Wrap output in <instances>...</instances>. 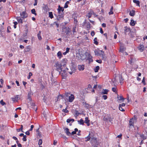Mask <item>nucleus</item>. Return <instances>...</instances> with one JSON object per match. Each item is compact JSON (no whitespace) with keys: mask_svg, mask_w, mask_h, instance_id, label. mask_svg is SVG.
<instances>
[{"mask_svg":"<svg viewBox=\"0 0 147 147\" xmlns=\"http://www.w3.org/2000/svg\"><path fill=\"white\" fill-rule=\"evenodd\" d=\"M62 31L63 33H66L67 36L66 37V38L70 36L71 34V30L69 27L67 28L65 27H62Z\"/></svg>","mask_w":147,"mask_h":147,"instance_id":"f257e3e1","label":"nucleus"},{"mask_svg":"<svg viewBox=\"0 0 147 147\" xmlns=\"http://www.w3.org/2000/svg\"><path fill=\"white\" fill-rule=\"evenodd\" d=\"M114 118L112 117L109 115H105L104 117L103 120L104 121L107 122H109L112 123Z\"/></svg>","mask_w":147,"mask_h":147,"instance_id":"f03ea898","label":"nucleus"},{"mask_svg":"<svg viewBox=\"0 0 147 147\" xmlns=\"http://www.w3.org/2000/svg\"><path fill=\"white\" fill-rule=\"evenodd\" d=\"M137 117L135 116H134V117L132 118L129 121V128H134V123L136 121Z\"/></svg>","mask_w":147,"mask_h":147,"instance_id":"7ed1b4c3","label":"nucleus"},{"mask_svg":"<svg viewBox=\"0 0 147 147\" xmlns=\"http://www.w3.org/2000/svg\"><path fill=\"white\" fill-rule=\"evenodd\" d=\"M56 67V69L57 70L60 72V71L63 68L62 67V64L58 62H57L55 63V65H54Z\"/></svg>","mask_w":147,"mask_h":147,"instance_id":"20e7f679","label":"nucleus"},{"mask_svg":"<svg viewBox=\"0 0 147 147\" xmlns=\"http://www.w3.org/2000/svg\"><path fill=\"white\" fill-rule=\"evenodd\" d=\"M68 70V69L67 68H66V69L63 70L62 68L60 71V72H59V73L62 76L65 77L67 76V70Z\"/></svg>","mask_w":147,"mask_h":147,"instance_id":"39448f33","label":"nucleus"},{"mask_svg":"<svg viewBox=\"0 0 147 147\" xmlns=\"http://www.w3.org/2000/svg\"><path fill=\"white\" fill-rule=\"evenodd\" d=\"M94 135V134L91 132H89V135L86 137V141H89L90 138H92L91 137H93V136Z\"/></svg>","mask_w":147,"mask_h":147,"instance_id":"423d86ee","label":"nucleus"},{"mask_svg":"<svg viewBox=\"0 0 147 147\" xmlns=\"http://www.w3.org/2000/svg\"><path fill=\"white\" fill-rule=\"evenodd\" d=\"M20 15L23 18H26L28 17V15L25 11H23L20 13Z\"/></svg>","mask_w":147,"mask_h":147,"instance_id":"0eeeda50","label":"nucleus"},{"mask_svg":"<svg viewBox=\"0 0 147 147\" xmlns=\"http://www.w3.org/2000/svg\"><path fill=\"white\" fill-rule=\"evenodd\" d=\"M138 48L141 52H142L144 50V46L143 45L140 44Z\"/></svg>","mask_w":147,"mask_h":147,"instance_id":"6e6552de","label":"nucleus"},{"mask_svg":"<svg viewBox=\"0 0 147 147\" xmlns=\"http://www.w3.org/2000/svg\"><path fill=\"white\" fill-rule=\"evenodd\" d=\"M100 52L101 53L100 54V55L99 56H100L102 58V59H104V60H106V57L105 56L104 52L102 51H101Z\"/></svg>","mask_w":147,"mask_h":147,"instance_id":"1a4fd4ad","label":"nucleus"},{"mask_svg":"<svg viewBox=\"0 0 147 147\" xmlns=\"http://www.w3.org/2000/svg\"><path fill=\"white\" fill-rule=\"evenodd\" d=\"M74 99V96L72 94H71L70 96L69 97V101L70 102H72Z\"/></svg>","mask_w":147,"mask_h":147,"instance_id":"9d476101","label":"nucleus"},{"mask_svg":"<svg viewBox=\"0 0 147 147\" xmlns=\"http://www.w3.org/2000/svg\"><path fill=\"white\" fill-rule=\"evenodd\" d=\"M36 134L38 136V138H40L42 137L41 132L39 131V129H37L36 130Z\"/></svg>","mask_w":147,"mask_h":147,"instance_id":"9b49d317","label":"nucleus"},{"mask_svg":"<svg viewBox=\"0 0 147 147\" xmlns=\"http://www.w3.org/2000/svg\"><path fill=\"white\" fill-rule=\"evenodd\" d=\"M67 61L66 59L65 58L63 59L61 61V64L64 67L65 66L66 63Z\"/></svg>","mask_w":147,"mask_h":147,"instance_id":"f8f14e48","label":"nucleus"},{"mask_svg":"<svg viewBox=\"0 0 147 147\" xmlns=\"http://www.w3.org/2000/svg\"><path fill=\"white\" fill-rule=\"evenodd\" d=\"M70 94L69 93H65L64 95H60L59 96L60 97H61L62 98H64L67 97Z\"/></svg>","mask_w":147,"mask_h":147,"instance_id":"ddd939ff","label":"nucleus"},{"mask_svg":"<svg viewBox=\"0 0 147 147\" xmlns=\"http://www.w3.org/2000/svg\"><path fill=\"white\" fill-rule=\"evenodd\" d=\"M92 56L90 54H89L88 55V57L87 59V60L89 61V63L93 61V60L92 59Z\"/></svg>","mask_w":147,"mask_h":147,"instance_id":"4468645a","label":"nucleus"},{"mask_svg":"<svg viewBox=\"0 0 147 147\" xmlns=\"http://www.w3.org/2000/svg\"><path fill=\"white\" fill-rule=\"evenodd\" d=\"M31 49V46L30 45L27 46L24 49V52L29 51Z\"/></svg>","mask_w":147,"mask_h":147,"instance_id":"2eb2a0df","label":"nucleus"},{"mask_svg":"<svg viewBox=\"0 0 147 147\" xmlns=\"http://www.w3.org/2000/svg\"><path fill=\"white\" fill-rule=\"evenodd\" d=\"M64 10V9L63 7H61L59 5L58 8V13H60L61 11L63 12Z\"/></svg>","mask_w":147,"mask_h":147,"instance_id":"dca6fc26","label":"nucleus"},{"mask_svg":"<svg viewBox=\"0 0 147 147\" xmlns=\"http://www.w3.org/2000/svg\"><path fill=\"white\" fill-rule=\"evenodd\" d=\"M18 95H17L16 96H15L14 98H12L11 99L12 101L13 102H15L16 101V102L18 101Z\"/></svg>","mask_w":147,"mask_h":147,"instance_id":"f3484780","label":"nucleus"},{"mask_svg":"<svg viewBox=\"0 0 147 147\" xmlns=\"http://www.w3.org/2000/svg\"><path fill=\"white\" fill-rule=\"evenodd\" d=\"M69 129H64V132L68 136L71 135V133L69 132Z\"/></svg>","mask_w":147,"mask_h":147,"instance_id":"a211bd4d","label":"nucleus"},{"mask_svg":"<svg viewBox=\"0 0 147 147\" xmlns=\"http://www.w3.org/2000/svg\"><path fill=\"white\" fill-rule=\"evenodd\" d=\"M125 29L124 30V32L125 34H126V33L127 32H129L130 31V29L128 28L127 27L125 26L124 27Z\"/></svg>","mask_w":147,"mask_h":147,"instance_id":"6ab92c4d","label":"nucleus"},{"mask_svg":"<svg viewBox=\"0 0 147 147\" xmlns=\"http://www.w3.org/2000/svg\"><path fill=\"white\" fill-rule=\"evenodd\" d=\"M129 15L131 16H134L135 15V11L132 10L131 11L129 12Z\"/></svg>","mask_w":147,"mask_h":147,"instance_id":"aec40b11","label":"nucleus"},{"mask_svg":"<svg viewBox=\"0 0 147 147\" xmlns=\"http://www.w3.org/2000/svg\"><path fill=\"white\" fill-rule=\"evenodd\" d=\"M31 94L30 92H29L28 93L27 98L28 101H30L32 100V99L31 97Z\"/></svg>","mask_w":147,"mask_h":147,"instance_id":"412c9836","label":"nucleus"},{"mask_svg":"<svg viewBox=\"0 0 147 147\" xmlns=\"http://www.w3.org/2000/svg\"><path fill=\"white\" fill-rule=\"evenodd\" d=\"M108 91L109 90H108L103 89L101 92V94H107Z\"/></svg>","mask_w":147,"mask_h":147,"instance_id":"4be33fe9","label":"nucleus"},{"mask_svg":"<svg viewBox=\"0 0 147 147\" xmlns=\"http://www.w3.org/2000/svg\"><path fill=\"white\" fill-rule=\"evenodd\" d=\"M78 68L79 70H83L84 69V66L81 65H79L78 66Z\"/></svg>","mask_w":147,"mask_h":147,"instance_id":"5701e85b","label":"nucleus"},{"mask_svg":"<svg viewBox=\"0 0 147 147\" xmlns=\"http://www.w3.org/2000/svg\"><path fill=\"white\" fill-rule=\"evenodd\" d=\"M100 51H98L96 50H95L94 52L95 55L97 56H99V55H100V54L101 53Z\"/></svg>","mask_w":147,"mask_h":147,"instance_id":"b1692460","label":"nucleus"},{"mask_svg":"<svg viewBox=\"0 0 147 147\" xmlns=\"http://www.w3.org/2000/svg\"><path fill=\"white\" fill-rule=\"evenodd\" d=\"M85 120L84 121V123H87V125L88 126L89 125V122L90 121L88 119V118L87 117H86L85 118Z\"/></svg>","mask_w":147,"mask_h":147,"instance_id":"393cba45","label":"nucleus"},{"mask_svg":"<svg viewBox=\"0 0 147 147\" xmlns=\"http://www.w3.org/2000/svg\"><path fill=\"white\" fill-rule=\"evenodd\" d=\"M133 1L134 3L136 4L137 6H140V2L139 1L136 0H133Z\"/></svg>","mask_w":147,"mask_h":147,"instance_id":"a878e982","label":"nucleus"},{"mask_svg":"<svg viewBox=\"0 0 147 147\" xmlns=\"http://www.w3.org/2000/svg\"><path fill=\"white\" fill-rule=\"evenodd\" d=\"M41 34V32L40 31H39L38 33L37 34L38 37V39L40 40H41L42 39V37L40 36V34Z\"/></svg>","mask_w":147,"mask_h":147,"instance_id":"bb28decb","label":"nucleus"},{"mask_svg":"<svg viewBox=\"0 0 147 147\" xmlns=\"http://www.w3.org/2000/svg\"><path fill=\"white\" fill-rule=\"evenodd\" d=\"M130 24V25L132 26H134L135 25V22L132 19L131 20Z\"/></svg>","mask_w":147,"mask_h":147,"instance_id":"cd10ccee","label":"nucleus"},{"mask_svg":"<svg viewBox=\"0 0 147 147\" xmlns=\"http://www.w3.org/2000/svg\"><path fill=\"white\" fill-rule=\"evenodd\" d=\"M71 71H69V73L70 74H72L73 73H74L75 72V69L74 67H72L71 68Z\"/></svg>","mask_w":147,"mask_h":147,"instance_id":"c85d7f7f","label":"nucleus"},{"mask_svg":"<svg viewBox=\"0 0 147 147\" xmlns=\"http://www.w3.org/2000/svg\"><path fill=\"white\" fill-rule=\"evenodd\" d=\"M48 99V98L47 97L44 96L43 99V101L44 102L46 103L47 102V100Z\"/></svg>","mask_w":147,"mask_h":147,"instance_id":"c756f323","label":"nucleus"},{"mask_svg":"<svg viewBox=\"0 0 147 147\" xmlns=\"http://www.w3.org/2000/svg\"><path fill=\"white\" fill-rule=\"evenodd\" d=\"M78 121L79 123L81 125L83 124L84 123V120L82 119H81L80 120Z\"/></svg>","mask_w":147,"mask_h":147,"instance_id":"7c9ffc66","label":"nucleus"},{"mask_svg":"<svg viewBox=\"0 0 147 147\" xmlns=\"http://www.w3.org/2000/svg\"><path fill=\"white\" fill-rule=\"evenodd\" d=\"M100 69V67L99 66H97L94 69V71L95 72H97L98 70H99Z\"/></svg>","mask_w":147,"mask_h":147,"instance_id":"2f4dec72","label":"nucleus"},{"mask_svg":"<svg viewBox=\"0 0 147 147\" xmlns=\"http://www.w3.org/2000/svg\"><path fill=\"white\" fill-rule=\"evenodd\" d=\"M57 55L58 57H59V58H60L62 56L61 53L60 51H59L57 53Z\"/></svg>","mask_w":147,"mask_h":147,"instance_id":"473e14b6","label":"nucleus"},{"mask_svg":"<svg viewBox=\"0 0 147 147\" xmlns=\"http://www.w3.org/2000/svg\"><path fill=\"white\" fill-rule=\"evenodd\" d=\"M49 17L51 19H52L53 18V16L52 12H49Z\"/></svg>","mask_w":147,"mask_h":147,"instance_id":"72a5a7b5","label":"nucleus"},{"mask_svg":"<svg viewBox=\"0 0 147 147\" xmlns=\"http://www.w3.org/2000/svg\"><path fill=\"white\" fill-rule=\"evenodd\" d=\"M125 51V49L123 47H121L120 48L119 51L121 53H123Z\"/></svg>","mask_w":147,"mask_h":147,"instance_id":"f704fd0d","label":"nucleus"},{"mask_svg":"<svg viewBox=\"0 0 147 147\" xmlns=\"http://www.w3.org/2000/svg\"><path fill=\"white\" fill-rule=\"evenodd\" d=\"M113 7L112 6L110 9V11L109 12V15H111V14H113Z\"/></svg>","mask_w":147,"mask_h":147,"instance_id":"c9c22d12","label":"nucleus"},{"mask_svg":"<svg viewBox=\"0 0 147 147\" xmlns=\"http://www.w3.org/2000/svg\"><path fill=\"white\" fill-rule=\"evenodd\" d=\"M31 13L33 14H34L35 15H36L37 14L36 13L35 10L34 9H33L31 10Z\"/></svg>","mask_w":147,"mask_h":147,"instance_id":"e433bc0d","label":"nucleus"},{"mask_svg":"<svg viewBox=\"0 0 147 147\" xmlns=\"http://www.w3.org/2000/svg\"><path fill=\"white\" fill-rule=\"evenodd\" d=\"M75 131H73L71 133V135H74L75 134H76V132L78 131V129H74Z\"/></svg>","mask_w":147,"mask_h":147,"instance_id":"4c0bfd02","label":"nucleus"},{"mask_svg":"<svg viewBox=\"0 0 147 147\" xmlns=\"http://www.w3.org/2000/svg\"><path fill=\"white\" fill-rule=\"evenodd\" d=\"M74 121V119H67V122L69 123H70L71 121L73 122Z\"/></svg>","mask_w":147,"mask_h":147,"instance_id":"58836bf2","label":"nucleus"},{"mask_svg":"<svg viewBox=\"0 0 147 147\" xmlns=\"http://www.w3.org/2000/svg\"><path fill=\"white\" fill-rule=\"evenodd\" d=\"M80 114V113L78 112V111L76 110H75V116L77 117L79 115V114Z\"/></svg>","mask_w":147,"mask_h":147,"instance_id":"ea45409f","label":"nucleus"},{"mask_svg":"<svg viewBox=\"0 0 147 147\" xmlns=\"http://www.w3.org/2000/svg\"><path fill=\"white\" fill-rule=\"evenodd\" d=\"M93 13V12L92 11H90V12L89 13L88 15L87 16H88L89 18H90L91 17V15L92 14V13Z\"/></svg>","mask_w":147,"mask_h":147,"instance_id":"a19ab883","label":"nucleus"},{"mask_svg":"<svg viewBox=\"0 0 147 147\" xmlns=\"http://www.w3.org/2000/svg\"><path fill=\"white\" fill-rule=\"evenodd\" d=\"M97 38H95L94 41V43L96 45H98V42L97 41Z\"/></svg>","mask_w":147,"mask_h":147,"instance_id":"79ce46f5","label":"nucleus"},{"mask_svg":"<svg viewBox=\"0 0 147 147\" xmlns=\"http://www.w3.org/2000/svg\"><path fill=\"white\" fill-rule=\"evenodd\" d=\"M12 138L15 140H17V141H16L17 144V146H18V140L17 138L15 136H13Z\"/></svg>","mask_w":147,"mask_h":147,"instance_id":"37998d69","label":"nucleus"},{"mask_svg":"<svg viewBox=\"0 0 147 147\" xmlns=\"http://www.w3.org/2000/svg\"><path fill=\"white\" fill-rule=\"evenodd\" d=\"M42 139H40L39 140L38 142V144L39 145H41L42 144Z\"/></svg>","mask_w":147,"mask_h":147,"instance_id":"c03bdc74","label":"nucleus"},{"mask_svg":"<svg viewBox=\"0 0 147 147\" xmlns=\"http://www.w3.org/2000/svg\"><path fill=\"white\" fill-rule=\"evenodd\" d=\"M13 23L14 24V28H16V25L18 24V22H13Z\"/></svg>","mask_w":147,"mask_h":147,"instance_id":"a18cd8bd","label":"nucleus"},{"mask_svg":"<svg viewBox=\"0 0 147 147\" xmlns=\"http://www.w3.org/2000/svg\"><path fill=\"white\" fill-rule=\"evenodd\" d=\"M0 103L2 105H4L5 104V103L3 101V100H2L0 101Z\"/></svg>","mask_w":147,"mask_h":147,"instance_id":"49530a36","label":"nucleus"},{"mask_svg":"<svg viewBox=\"0 0 147 147\" xmlns=\"http://www.w3.org/2000/svg\"><path fill=\"white\" fill-rule=\"evenodd\" d=\"M142 83L144 84V85H145L146 84L145 83V78L144 77V78H143V79L142 81Z\"/></svg>","mask_w":147,"mask_h":147,"instance_id":"de8ad7c7","label":"nucleus"},{"mask_svg":"<svg viewBox=\"0 0 147 147\" xmlns=\"http://www.w3.org/2000/svg\"><path fill=\"white\" fill-rule=\"evenodd\" d=\"M119 80L120 81V82L121 83V81H123V79L122 78V77L121 75H119Z\"/></svg>","mask_w":147,"mask_h":147,"instance_id":"09e8293b","label":"nucleus"},{"mask_svg":"<svg viewBox=\"0 0 147 147\" xmlns=\"http://www.w3.org/2000/svg\"><path fill=\"white\" fill-rule=\"evenodd\" d=\"M141 137L143 138V140H145L146 139V137L144 135L142 134L140 135Z\"/></svg>","mask_w":147,"mask_h":147,"instance_id":"8fccbe9b","label":"nucleus"},{"mask_svg":"<svg viewBox=\"0 0 147 147\" xmlns=\"http://www.w3.org/2000/svg\"><path fill=\"white\" fill-rule=\"evenodd\" d=\"M32 75V73L31 72H30L29 73V76H28V79H30V76H31Z\"/></svg>","mask_w":147,"mask_h":147,"instance_id":"3c124183","label":"nucleus"},{"mask_svg":"<svg viewBox=\"0 0 147 147\" xmlns=\"http://www.w3.org/2000/svg\"><path fill=\"white\" fill-rule=\"evenodd\" d=\"M117 98L118 99L120 100L124 99V98L122 96H120L118 97Z\"/></svg>","mask_w":147,"mask_h":147,"instance_id":"603ef678","label":"nucleus"},{"mask_svg":"<svg viewBox=\"0 0 147 147\" xmlns=\"http://www.w3.org/2000/svg\"><path fill=\"white\" fill-rule=\"evenodd\" d=\"M26 135L24 136L23 138H22V140L24 141H26Z\"/></svg>","mask_w":147,"mask_h":147,"instance_id":"864d4df0","label":"nucleus"},{"mask_svg":"<svg viewBox=\"0 0 147 147\" xmlns=\"http://www.w3.org/2000/svg\"><path fill=\"white\" fill-rule=\"evenodd\" d=\"M10 29H11V28L10 26H8L7 28V32H10L11 31L9 30Z\"/></svg>","mask_w":147,"mask_h":147,"instance_id":"5fc2aeb1","label":"nucleus"},{"mask_svg":"<svg viewBox=\"0 0 147 147\" xmlns=\"http://www.w3.org/2000/svg\"><path fill=\"white\" fill-rule=\"evenodd\" d=\"M119 109L120 110L122 111H125V110L123 109L122 107H121V106H119Z\"/></svg>","mask_w":147,"mask_h":147,"instance_id":"6e6d98bb","label":"nucleus"},{"mask_svg":"<svg viewBox=\"0 0 147 147\" xmlns=\"http://www.w3.org/2000/svg\"><path fill=\"white\" fill-rule=\"evenodd\" d=\"M102 97L104 100H106L107 98V97L106 95H103Z\"/></svg>","mask_w":147,"mask_h":147,"instance_id":"4d7b16f0","label":"nucleus"},{"mask_svg":"<svg viewBox=\"0 0 147 147\" xmlns=\"http://www.w3.org/2000/svg\"><path fill=\"white\" fill-rule=\"evenodd\" d=\"M125 104L123 103L121 104H120L119 105V106H121V107H124L125 106Z\"/></svg>","mask_w":147,"mask_h":147,"instance_id":"13d9d810","label":"nucleus"},{"mask_svg":"<svg viewBox=\"0 0 147 147\" xmlns=\"http://www.w3.org/2000/svg\"><path fill=\"white\" fill-rule=\"evenodd\" d=\"M76 27H74L73 28L72 31H73V32L74 33V32H76Z\"/></svg>","mask_w":147,"mask_h":147,"instance_id":"bf43d9fd","label":"nucleus"},{"mask_svg":"<svg viewBox=\"0 0 147 147\" xmlns=\"http://www.w3.org/2000/svg\"><path fill=\"white\" fill-rule=\"evenodd\" d=\"M96 61L97 62H98V63H101L102 62V61L101 60H100H100H96Z\"/></svg>","mask_w":147,"mask_h":147,"instance_id":"052dcab7","label":"nucleus"},{"mask_svg":"<svg viewBox=\"0 0 147 147\" xmlns=\"http://www.w3.org/2000/svg\"><path fill=\"white\" fill-rule=\"evenodd\" d=\"M22 20L21 18H20L19 19V23H22Z\"/></svg>","mask_w":147,"mask_h":147,"instance_id":"680f3d73","label":"nucleus"},{"mask_svg":"<svg viewBox=\"0 0 147 147\" xmlns=\"http://www.w3.org/2000/svg\"><path fill=\"white\" fill-rule=\"evenodd\" d=\"M63 17V16H59V17H57V20H59L61 18H62Z\"/></svg>","mask_w":147,"mask_h":147,"instance_id":"e2e57ef3","label":"nucleus"},{"mask_svg":"<svg viewBox=\"0 0 147 147\" xmlns=\"http://www.w3.org/2000/svg\"><path fill=\"white\" fill-rule=\"evenodd\" d=\"M91 35L92 36H93L95 34L94 32L93 31H92V32H91Z\"/></svg>","mask_w":147,"mask_h":147,"instance_id":"0e129e2a","label":"nucleus"},{"mask_svg":"<svg viewBox=\"0 0 147 147\" xmlns=\"http://www.w3.org/2000/svg\"><path fill=\"white\" fill-rule=\"evenodd\" d=\"M57 143V141L56 140H54L53 142V145H55Z\"/></svg>","mask_w":147,"mask_h":147,"instance_id":"69168bd1","label":"nucleus"},{"mask_svg":"<svg viewBox=\"0 0 147 147\" xmlns=\"http://www.w3.org/2000/svg\"><path fill=\"white\" fill-rule=\"evenodd\" d=\"M112 90L114 92L116 91V88H113L112 89Z\"/></svg>","mask_w":147,"mask_h":147,"instance_id":"338daca9","label":"nucleus"},{"mask_svg":"<svg viewBox=\"0 0 147 147\" xmlns=\"http://www.w3.org/2000/svg\"><path fill=\"white\" fill-rule=\"evenodd\" d=\"M63 111L65 112V113H67L68 112V110L65 109H63L62 110Z\"/></svg>","mask_w":147,"mask_h":147,"instance_id":"774afa93","label":"nucleus"}]
</instances>
